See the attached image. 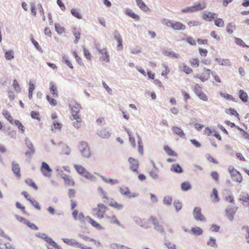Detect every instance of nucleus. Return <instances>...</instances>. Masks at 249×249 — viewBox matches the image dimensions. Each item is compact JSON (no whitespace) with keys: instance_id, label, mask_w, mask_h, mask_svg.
I'll return each instance as SVG.
<instances>
[{"instance_id":"1","label":"nucleus","mask_w":249,"mask_h":249,"mask_svg":"<svg viewBox=\"0 0 249 249\" xmlns=\"http://www.w3.org/2000/svg\"><path fill=\"white\" fill-rule=\"evenodd\" d=\"M161 23L167 27H171L175 30H184L186 29L185 25L178 21L170 20L164 18L162 20Z\"/></svg>"},{"instance_id":"2","label":"nucleus","mask_w":249,"mask_h":249,"mask_svg":"<svg viewBox=\"0 0 249 249\" xmlns=\"http://www.w3.org/2000/svg\"><path fill=\"white\" fill-rule=\"evenodd\" d=\"M149 221L153 225L154 230L163 235L165 239L166 236L164 228L162 225L160 224L157 218L154 216H151L149 218Z\"/></svg>"},{"instance_id":"3","label":"nucleus","mask_w":249,"mask_h":249,"mask_svg":"<svg viewBox=\"0 0 249 249\" xmlns=\"http://www.w3.org/2000/svg\"><path fill=\"white\" fill-rule=\"evenodd\" d=\"M78 149L84 158H89L90 157V149L87 142L84 141L80 142Z\"/></svg>"},{"instance_id":"4","label":"nucleus","mask_w":249,"mask_h":249,"mask_svg":"<svg viewBox=\"0 0 249 249\" xmlns=\"http://www.w3.org/2000/svg\"><path fill=\"white\" fill-rule=\"evenodd\" d=\"M107 207L102 203H99L97 205V208L92 209L93 212H96V215L99 219H102L104 217V213H105Z\"/></svg>"},{"instance_id":"5","label":"nucleus","mask_w":249,"mask_h":249,"mask_svg":"<svg viewBox=\"0 0 249 249\" xmlns=\"http://www.w3.org/2000/svg\"><path fill=\"white\" fill-rule=\"evenodd\" d=\"M81 108V105L77 103L75 104L74 105L71 107V119L72 120H74L75 119H79L80 116L78 114Z\"/></svg>"},{"instance_id":"6","label":"nucleus","mask_w":249,"mask_h":249,"mask_svg":"<svg viewBox=\"0 0 249 249\" xmlns=\"http://www.w3.org/2000/svg\"><path fill=\"white\" fill-rule=\"evenodd\" d=\"M40 170L44 176L47 177H51L52 170L46 162H42Z\"/></svg>"},{"instance_id":"7","label":"nucleus","mask_w":249,"mask_h":249,"mask_svg":"<svg viewBox=\"0 0 249 249\" xmlns=\"http://www.w3.org/2000/svg\"><path fill=\"white\" fill-rule=\"evenodd\" d=\"M238 207L236 206L232 207L228 206L225 210L226 215L230 221H232L234 218V214L237 210Z\"/></svg>"},{"instance_id":"8","label":"nucleus","mask_w":249,"mask_h":249,"mask_svg":"<svg viewBox=\"0 0 249 249\" xmlns=\"http://www.w3.org/2000/svg\"><path fill=\"white\" fill-rule=\"evenodd\" d=\"M193 215L196 220L205 222L206 219L201 213V209L199 207H195L193 211Z\"/></svg>"},{"instance_id":"9","label":"nucleus","mask_w":249,"mask_h":249,"mask_svg":"<svg viewBox=\"0 0 249 249\" xmlns=\"http://www.w3.org/2000/svg\"><path fill=\"white\" fill-rule=\"evenodd\" d=\"M128 161L130 164V169L134 172L138 173V169L139 166V162L138 160L130 157Z\"/></svg>"},{"instance_id":"10","label":"nucleus","mask_w":249,"mask_h":249,"mask_svg":"<svg viewBox=\"0 0 249 249\" xmlns=\"http://www.w3.org/2000/svg\"><path fill=\"white\" fill-rule=\"evenodd\" d=\"M110 130L109 128L106 127L103 129L98 131L97 135L102 139H108L111 136Z\"/></svg>"},{"instance_id":"11","label":"nucleus","mask_w":249,"mask_h":249,"mask_svg":"<svg viewBox=\"0 0 249 249\" xmlns=\"http://www.w3.org/2000/svg\"><path fill=\"white\" fill-rule=\"evenodd\" d=\"M239 200L242 202L244 206H249V196L247 193L244 192H241L239 196Z\"/></svg>"},{"instance_id":"12","label":"nucleus","mask_w":249,"mask_h":249,"mask_svg":"<svg viewBox=\"0 0 249 249\" xmlns=\"http://www.w3.org/2000/svg\"><path fill=\"white\" fill-rule=\"evenodd\" d=\"M217 17L216 13H211L209 11H205L203 14V18L207 21H211Z\"/></svg>"},{"instance_id":"13","label":"nucleus","mask_w":249,"mask_h":249,"mask_svg":"<svg viewBox=\"0 0 249 249\" xmlns=\"http://www.w3.org/2000/svg\"><path fill=\"white\" fill-rule=\"evenodd\" d=\"M113 36L114 39L118 42V45L117 47V50L118 51L123 50V47L122 44V39L121 35L119 33H118L117 32H115L113 33Z\"/></svg>"},{"instance_id":"14","label":"nucleus","mask_w":249,"mask_h":249,"mask_svg":"<svg viewBox=\"0 0 249 249\" xmlns=\"http://www.w3.org/2000/svg\"><path fill=\"white\" fill-rule=\"evenodd\" d=\"M96 48L98 50V51L102 54V56L101 58H102L103 59V60H104L106 62H109V56L107 52V49L106 48H103V49L100 50L97 46L96 47Z\"/></svg>"},{"instance_id":"15","label":"nucleus","mask_w":249,"mask_h":249,"mask_svg":"<svg viewBox=\"0 0 249 249\" xmlns=\"http://www.w3.org/2000/svg\"><path fill=\"white\" fill-rule=\"evenodd\" d=\"M12 169L13 173L17 176L18 178H20V169L19 165L16 163L15 161L12 162Z\"/></svg>"},{"instance_id":"16","label":"nucleus","mask_w":249,"mask_h":249,"mask_svg":"<svg viewBox=\"0 0 249 249\" xmlns=\"http://www.w3.org/2000/svg\"><path fill=\"white\" fill-rule=\"evenodd\" d=\"M97 175L99 176L102 178V179L106 183L110 184L113 185L116 184H118L119 182L118 179L107 178L105 177L100 175V174H97Z\"/></svg>"},{"instance_id":"17","label":"nucleus","mask_w":249,"mask_h":249,"mask_svg":"<svg viewBox=\"0 0 249 249\" xmlns=\"http://www.w3.org/2000/svg\"><path fill=\"white\" fill-rule=\"evenodd\" d=\"M170 170L171 171L178 174L182 173L183 170L180 165L178 163H175L172 165Z\"/></svg>"},{"instance_id":"18","label":"nucleus","mask_w":249,"mask_h":249,"mask_svg":"<svg viewBox=\"0 0 249 249\" xmlns=\"http://www.w3.org/2000/svg\"><path fill=\"white\" fill-rule=\"evenodd\" d=\"M50 90L51 93L53 94V97L57 98L58 96L57 88L56 86L53 83H50Z\"/></svg>"},{"instance_id":"19","label":"nucleus","mask_w":249,"mask_h":249,"mask_svg":"<svg viewBox=\"0 0 249 249\" xmlns=\"http://www.w3.org/2000/svg\"><path fill=\"white\" fill-rule=\"evenodd\" d=\"M162 53L166 56H169L172 57H175L176 58H178L180 57L179 54L175 53L170 49L164 50L162 52Z\"/></svg>"},{"instance_id":"20","label":"nucleus","mask_w":249,"mask_h":249,"mask_svg":"<svg viewBox=\"0 0 249 249\" xmlns=\"http://www.w3.org/2000/svg\"><path fill=\"white\" fill-rule=\"evenodd\" d=\"M189 7L190 9V12H194L204 9L206 7V6L205 4H201L199 3Z\"/></svg>"},{"instance_id":"21","label":"nucleus","mask_w":249,"mask_h":249,"mask_svg":"<svg viewBox=\"0 0 249 249\" xmlns=\"http://www.w3.org/2000/svg\"><path fill=\"white\" fill-rule=\"evenodd\" d=\"M137 5L143 11H147L149 10L147 6L142 0H135Z\"/></svg>"},{"instance_id":"22","label":"nucleus","mask_w":249,"mask_h":249,"mask_svg":"<svg viewBox=\"0 0 249 249\" xmlns=\"http://www.w3.org/2000/svg\"><path fill=\"white\" fill-rule=\"evenodd\" d=\"M125 13L126 15L130 17L131 18L136 19V20H139L140 17L138 15L134 13L131 10L127 8L125 10Z\"/></svg>"},{"instance_id":"23","label":"nucleus","mask_w":249,"mask_h":249,"mask_svg":"<svg viewBox=\"0 0 249 249\" xmlns=\"http://www.w3.org/2000/svg\"><path fill=\"white\" fill-rule=\"evenodd\" d=\"M86 218H88L89 223H90L93 227L96 228L98 230L103 229L102 227L99 223L92 219L90 216H86Z\"/></svg>"},{"instance_id":"24","label":"nucleus","mask_w":249,"mask_h":249,"mask_svg":"<svg viewBox=\"0 0 249 249\" xmlns=\"http://www.w3.org/2000/svg\"><path fill=\"white\" fill-rule=\"evenodd\" d=\"M62 178L64 179L65 183L69 186H73L74 185V181L71 179L70 176L68 175L64 174L62 176Z\"/></svg>"},{"instance_id":"25","label":"nucleus","mask_w":249,"mask_h":249,"mask_svg":"<svg viewBox=\"0 0 249 249\" xmlns=\"http://www.w3.org/2000/svg\"><path fill=\"white\" fill-rule=\"evenodd\" d=\"M62 240L65 243L68 245L73 246L78 245L79 244V242H77L75 239L62 238Z\"/></svg>"},{"instance_id":"26","label":"nucleus","mask_w":249,"mask_h":249,"mask_svg":"<svg viewBox=\"0 0 249 249\" xmlns=\"http://www.w3.org/2000/svg\"><path fill=\"white\" fill-rule=\"evenodd\" d=\"M240 99L244 102H247L248 99V95L244 90L240 89L239 91Z\"/></svg>"},{"instance_id":"27","label":"nucleus","mask_w":249,"mask_h":249,"mask_svg":"<svg viewBox=\"0 0 249 249\" xmlns=\"http://www.w3.org/2000/svg\"><path fill=\"white\" fill-rule=\"evenodd\" d=\"M172 130L174 133H175L177 135L180 136V137H185V134L180 128L177 126H173L172 127Z\"/></svg>"},{"instance_id":"28","label":"nucleus","mask_w":249,"mask_h":249,"mask_svg":"<svg viewBox=\"0 0 249 249\" xmlns=\"http://www.w3.org/2000/svg\"><path fill=\"white\" fill-rule=\"evenodd\" d=\"M163 149L169 156L175 157L178 156L177 154L168 145H165L163 147Z\"/></svg>"},{"instance_id":"29","label":"nucleus","mask_w":249,"mask_h":249,"mask_svg":"<svg viewBox=\"0 0 249 249\" xmlns=\"http://www.w3.org/2000/svg\"><path fill=\"white\" fill-rule=\"evenodd\" d=\"M2 114L5 117V118L10 122L11 124H14V122L15 120L13 119L12 116L7 110H3Z\"/></svg>"},{"instance_id":"30","label":"nucleus","mask_w":249,"mask_h":249,"mask_svg":"<svg viewBox=\"0 0 249 249\" xmlns=\"http://www.w3.org/2000/svg\"><path fill=\"white\" fill-rule=\"evenodd\" d=\"M191 188V185L188 181H185L181 184V189L183 191H187Z\"/></svg>"},{"instance_id":"31","label":"nucleus","mask_w":249,"mask_h":249,"mask_svg":"<svg viewBox=\"0 0 249 249\" xmlns=\"http://www.w3.org/2000/svg\"><path fill=\"white\" fill-rule=\"evenodd\" d=\"M35 153V149H32V150H29L25 152V155L26 156L25 160L28 162H30L32 159V156Z\"/></svg>"},{"instance_id":"32","label":"nucleus","mask_w":249,"mask_h":249,"mask_svg":"<svg viewBox=\"0 0 249 249\" xmlns=\"http://www.w3.org/2000/svg\"><path fill=\"white\" fill-rule=\"evenodd\" d=\"M109 205L118 210H122L123 208H124V205L121 204H119L118 203V202H110L109 203Z\"/></svg>"},{"instance_id":"33","label":"nucleus","mask_w":249,"mask_h":249,"mask_svg":"<svg viewBox=\"0 0 249 249\" xmlns=\"http://www.w3.org/2000/svg\"><path fill=\"white\" fill-rule=\"evenodd\" d=\"M74 167L78 174L83 176L87 170L83 166L80 165L75 164Z\"/></svg>"},{"instance_id":"34","label":"nucleus","mask_w":249,"mask_h":249,"mask_svg":"<svg viewBox=\"0 0 249 249\" xmlns=\"http://www.w3.org/2000/svg\"><path fill=\"white\" fill-rule=\"evenodd\" d=\"M179 68L181 71L187 74H190L193 71L192 70L189 66L185 65L184 64L180 65Z\"/></svg>"},{"instance_id":"35","label":"nucleus","mask_w":249,"mask_h":249,"mask_svg":"<svg viewBox=\"0 0 249 249\" xmlns=\"http://www.w3.org/2000/svg\"><path fill=\"white\" fill-rule=\"evenodd\" d=\"M14 124H15L19 129L20 133H23L25 131V127L18 120H15L14 122Z\"/></svg>"},{"instance_id":"36","label":"nucleus","mask_w":249,"mask_h":249,"mask_svg":"<svg viewBox=\"0 0 249 249\" xmlns=\"http://www.w3.org/2000/svg\"><path fill=\"white\" fill-rule=\"evenodd\" d=\"M71 14L74 17L77 18L78 19H81L82 17L80 14L79 10L77 9L72 8L71 10Z\"/></svg>"},{"instance_id":"37","label":"nucleus","mask_w":249,"mask_h":249,"mask_svg":"<svg viewBox=\"0 0 249 249\" xmlns=\"http://www.w3.org/2000/svg\"><path fill=\"white\" fill-rule=\"evenodd\" d=\"M207 244L208 246H211L213 248H217V245L216 242V240L213 237H211L209 238V240L207 242Z\"/></svg>"},{"instance_id":"38","label":"nucleus","mask_w":249,"mask_h":249,"mask_svg":"<svg viewBox=\"0 0 249 249\" xmlns=\"http://www.w3.org/2000/svg\"><path fill=\"white\" fill-rule=\"evenodd\" d=\"M5 57L6 60H11L14 57V53L12 50L6 51L5 52Z\"/></svg>"},{"instance_id":"39","label":"nucleus","mask_w":249,"mask_h":249,"mask_svg":"<svg viewBox=\"0 0 249 249\" xmlns=\"http://www.w3.org/2000/svg\"><path fill=\"white\" fill-rule=\"evenodd\" d=\"M88 218H86V217H85L83 213L80 212L78 215V217L77 218V220H79V222L81 224H85L86 221L88 220Z\"/></svg>"},{"instance_id":"40","label":"nucleus","mask_w":249,"mask_h":249,"mask_svg":"<svg viewBox=\"0 0 249 249\" xmlns=\"http://www.w3.org/2000/svg\"><path fill=\"white\" fill-rule=\"evenodd\" d=\"M214 196V198L213 200V202H217L219 201V198L218 197V192L215 188L213 189L211 196Z\"/></svg>"},{"instance_id":"41","label":"nucleus","mask_w":249,"mask_h":249,"mask_svg":"<svg viewBox=\"0 0 249 249\" xmlns=\"http://www.w3.org/2000/svg\"><path fill=\"white\" fill-rule=\"evenodd\" d=\"M172 202V198L171 196H166L163 197V203L164 205L170 206L171 205Z\"/></svg>"},{"instance_id":"42","label":"nucleus","mask_w":249,"mask_h":249,"mask_svg":"<svg viewBox=\"0 0 249 249\" xmlns=\"http://www.w3.org/2000/svg\"><path fill=\"white\" fill-rule=\"evenodd\" d=\"M191 231L193 234L200 235L202 233V230L199 227H195L191 229Z\"/></svg>"},{"instance_id":"43","label":"nucleus","mask_w":249,"mask_h":249,"mask_svg":"<svg viewBox=\"0 0 249 249\" xmlns=\"http://www.w3.org/2000/svg\"><path fill=\"white\" fill-rule=\"evenodd\" d=\"M215 61L217 62L218 64L222 66L229 65V60L228 59H221L220 58H216L215 59Z\"/></svg>"},{"instance_id":"44","label":"nucleus","mask_w":249,"mask_h":249,"mask_svg":"<svg viewBox=\"0 0 249 249\" xmlns=\"http://www.w3.org/2000/svg\"><path fill=\"white\" fill-rule=\"evenodd\" d=\"M83 176L91 181H94L95 180V177L87 170L85 171Z\"/></svg>"},{"instance_id":"45","label":"nucleus","mask_w":249,"mask_h":249,"mask_svg":"<svg viewBox=\"0 0 249 249\" xmlns=\"http://www.w3.org/2000/svg\"><path fill=\"white\" fill-rule=\"evenodd\" d=\"M35 89V86L31 81L29 83V87L28 89V97L30 99L32 98L33 91Z\"/></svg>"},{"instance_id":"46","label":"nucleus","mask_w":249,"mask_h":249,"mask_svg":"<svg viewBox=\"0 0 249 249\" xmlns=\"http://www.w3.org/2000/svg\"><path fill=\"white\" fill-rule=\"evenodd\" d=\"M62 61L66 63L68 67H69L71 69H73V65L69 60V58L66 55H64L62 56Z\"/></svg>"},{"instance_id":"47","label":"nucleus","mask_w":249,"mask_h":249,"mask_svg":"<svg viewBox=\"0 0 249 249\" xmlns=\"http://www.w3.org/2000/svg\"><path fill=\"white\" fill-rule=\"evenodd\" d=\"M25 182L27 184H28L29 186L32 187L34 188L36 190H37L38 189V187L36 184V183L33 181V180L31 179L28 178L25 180Z\"/></svg>"},{"instance_id":"48","label":"nucleus","mask_w":249,"mask_h":249,"mask_svg":"<svg viewBox=\"0 0 249 249\" xmlns=\"http://www.w3.org/2000/svg\"><path fill=\"white\" fill-rule=\"evenodd\" d=\"M25 142L29 150H32V149H35L32 142L29 140V139L28 137L25 138Z\"/></svg>"},{"instance_id":"49","label":"nucleus","mask_w":249,"mask_h":249,"mask_svg":"<svg viewBox=\"0 0 249 249\" xmlns=\"http://www.w3.org/2000/svg\"><path fill=\"white\" fill-rule=\"evenodd\" d=\"M235 42L237 45H238L242 47H249L240 38L235 37Z\"/></svg>"},{"instance_id":"50","label":"nucleus","mask_w":249,"mask_h":249,"mask_svg":"<svg viewBox=\"0 0 249 249\" xmlns=\"http://www.w3.org/2000/svg\"><path fill=\"white\" fill-rule=\"evenodd\" d=\"M173 205L176 209V212H179L182 208L181 203L178 200H175Z\"/></svg>"},{"instance_id":"51","label":"nucleus","mask_w":249,"mask_h":249,"mask_svg":"<svg viewBox=\"0 0 249 249\" xmlns=\"http://www.w3.org/2000/svg\"><path fill=\"white\" fill-rule=\"evenodd\" d=\"M119 191L120 193L124 196L128 195L130 194L129 189L127 187H125L124 188L120 187L119 189Z\"/></svg>"},{"instance_id":"52","label":"nucleus","mask_w":249,"mask_h":249,"mask_svg":"<svg viewBox=\"0 0 249 249\" xmlns=\"http://www.w3.org/2000/svg\"><path fill=\"white\" fill-rule=\"evenodd\" d=\"M149 175L150 177L154 180H157L159 178V175L154 170H151L149 172Z\"/></svg>"},{"instance_id":"53","label":"nucleus","mask_w":249,"mask_h":249,"mask_svg":"<svg viewBox=\"0 0 249 249\" xmlns=\"http://www.w3.org/2000/svg\"><path fill=\"white\" fill-rule=\"evenodd\" d=\"M29 201L31 203V204L37 210H40L41 207L39 203L35 199H29Z\"/></svg>"},{"instance_id":"54","label":"nucleus","mask_w":249,"mask_h":249,"mask_svg":"<svg viewBox=\"0 0 249 249\" xmlns=\"http://www.w3.org/2000/svg\"><path fill=\"white\" fill-rule=\"evenodd\" d=\"M226 112L227 113H230L231 115H235L237 117H239V115L236 110L234 108H230L226 110Z\"/></svg>"},{"instance_id":"55","label":"nucleus","mask_w":249,"mask_h":249,"mask_svg":"<svg viewBox=\"0 0 249 249\" xmlns=\"http://www.w3.org/2000/svg\"><path fill=\"white\" fill-rule=\"evenodd\" d=\"M136 135H137V136L139 140H138V144H139L138 151L139 152V153L140 154L142 155L143 154V146L141 143V138H140V136L137 133H136Z\"/></svg>"},{"instance_id":"56","label":"nucleus","mask_w":249,"mask_h":249,"mask_svg":"<svg viewBox=\"0 0 249 249\" xmlns=\"http://www.w3.org/2000/svg\"><path fill=\"white\" fill-rule=\"evenodd\" d=\"M164 245L168 249H176V245L167 240H165Z\"/></svg>"},{"instance_id":"57","label":"nucleus","mask_w":249,"mask_h":249,"mask_svg":"<svg viewBox=\"0 0 249 249\" xmlns=\"http://www.w3.org/2000/svg\"><path fill=\"white\" fill-rule=\"evenodd\" d=\"M202 87H200L198 84H196L195 85L194 91L197 96L199 95V94H200L201 92H202Z\"/></svg>"},{"instance_id":"58","label":"nucleus","mask_w":249,"mask_h":249,"mask_svg":"<svg viewBox=\"0 0 249 249\" xmlns=\"http://www.w3.org/2000/svg\"><path fill=\"white\" fill-rule=\"evenodd\" d=\"M220 95L221 96L223 97V98H224L227 100H231L233 101H235V98H233L231 95L228 93H224L221 92L220 93Z\"/></svg>"},{"instance_id":"59","label":"nucleus","mask_w":249,"mask_h":249,"mask_svg":"<svg viewBox=\"0 0 249 249\" xmlns=\"http://www.w3.org/2000/svg\"><path fill=\"white\" fill-rule=\"evenodd\" d=\"M232 178L234 181L239 183H241L242 181V177L239 172L237 174H236L235 177Z\"/></svg>"},{"instance_id":"60","label":"nucleus","mask_w":249,"mask_h":249,"mask_svg":"<svg viewBox=\"0 0 249 249\" xmlns=\"http://www.w3.org/2000/svg\"><path fill=\"white\" fill-rule=\"evenodd\" d=\"M195 77L199 78L202 82H205L209 79L208 75H206L204 74H202L201 75L199 74H196L195 76Z\"/></svg>"},{"instance_id":"61","label":"nucleus","mask_w":249,"mask_h":249,"mask_svg":"<svg viewBox=\"0 0 249 249\" xmlns=\"http://www.w3.org/2000/svg\"><path fill=\"white\" fill-rule=\"evenodd\" d=\"M32 42L33 43V45H34L35 47L40 52L42 53L43 51L41 49V48L39 45L38 42L36 41L33 38H32L31 39Z\"/></svg>"},{"instance_id":"62","label":"nucleus","mask_w":249,"mask_h":249,"mask_svg":"<svg viewBox=\"0 0 249 249\" xmlns=\"http://www.w3.org/2000/svg\"><path fill=\"white\" fill-rule=\"evenodd\" d=\"M214 23L217 27H223L224 26V21L221 18H215Z\"/></svg>"},{"instance_id":"63","label":"nucleus","mask_w":249,"mask_h":249,"mask_svg":"<svg viewBox=\"0 0 249 249\" xmlns=\"http://www.w3.org/2000/svg\"><path fill=\"white\" fill-rule=\"evenodd\" d=\"M55 30L58 34H62L64 30V28L60 26L59 24H55L54 25Z\"/></svg>"},{"instance_id":"64","label":"nucleus","mask_w":249,"mask_h":249,"mask_svg":"<svg viewBox=\"0 0 249 249\" xmlns=\"http://www.w3.org/2000/svg\"><path fill=\"white\" fill-rule=\"evenodd\" d=\"M31 116L33 119H36L38 121L40 120V118L39 117V114L37 111H31Z\"/></svg>"}]
</instances>
